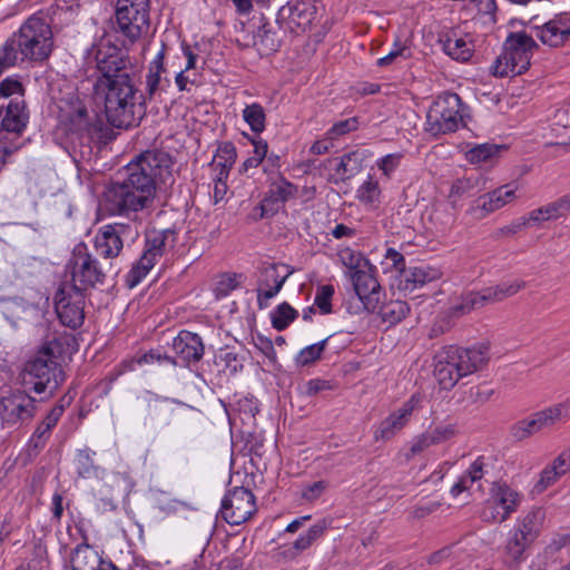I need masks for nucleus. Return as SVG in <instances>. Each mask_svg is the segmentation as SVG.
Here are the masks:
<instances>
[{
    "label": "nucleus",
    "instance_id": "51",
    "mask_svg": "<svg viewBox=\"0 0 570 570\" xmlns=\"http://www.w3.org/2000/svg\"><path fill=\"white\" fill-rule=\"evenodd\" d=\"M292 274V271H288L285 275H283L282 281L277 282V285L273 287H264L259 285L257 289V302L259 308H265L267 306V302L273 298L283 287L287 277Z\"/></svg>",
    "mask_w": 570,
    "mask_h": 570
},
{
    "label": "nucleus",
    "instance_id": "13",
    "mask_svg": "<svg viewBox=\"0 0 570 570\" xmlns=\"http://www.w3.org/2000/svg\"><path fill=\"white\" fill-rule=\"evenodd\" d=\"M525 287V282L514 279L509 283H501L497 286L487 287L481 292H468L462 295L461 303L453 306L455 314H466L473 309L483 307L489 303L503 301L511 297Z\"/></svg>",
    "mask_w": 570,
    "mask_h": 570
},
{
    "label": "nucleus",
    "instance_id": "48",
    "mask_svg": "<svg viewBox=\"0 0 570 570\" xmlns=\"http://www.w3.org/2000/svg\"><path fill=\"white\" fill-rule=\"evenodd\" d=\"M96 453L90 449H81L77 451L76 462H77V473L81 478H87L95 469L94 465V455Z\"/></svg>",
    "mask_w": 570,
    "mask_h": 570
},
{
    "label": "nucleus",
    "instance_id": "17",
    "mask_svg": "<svg viewBox=\"0 0 570 570\" xmlns=\"http://www.w3.org/2000/svg\"><path fill=\"white\" fill-rule=\"evenodd\" d=\"M422 397L420 394H413L400 409L393 411L379 424L374 431V439L376 441H389L393 439L410 422L413 411L420 405Z\"/></svg>",
    "mask_w": 570,
    "mask_h": 570
},
{
    "label": "nucleus",
    "instance_id": "32",
    "mask_svg": "<svg viewBox=\"0 0 570 570\" xmlns=\"http://www.w3.org/2000/svg\"><path fill=\"white\" fill-rule=\"evenodd\" d=\"M442 273L440 269L431 266H415L406 269L402 277L404 283V289L413 291L417 287H422L428 283L440 279Z\"/></svg>",
    "mask_w": 570,
    "mask_h": 570
},
{
    "label": "nucleus",
    "instance_id": "31",
    "mask_svg": "<svg viewBox=\"0 0 570 570\" xmlns=\"http://www.w3.org/2000/svg\"><path fill=\"white\" fill-rule=\"evenodd\" d=\"M533 413L543 433L553 430L559 423L568 420L569 403H556Z\"/></svg>",
    "mask_w": 570,
    "mask_h": 570
},
{
    "label": "nucleus",
    "instance_id": "38",
    "mask_svg": "<svg viewBox=\"0 0 570 570\" xmlns=\"http://www.w3.org/2000/svg\"><path fill=\"white\" fill-rule=\"evenodd\" d=\"M410 307L406 302L403 301H391L383 304L379 314L384 323L394 325L400 323L409 314Z\"/></svg>",
    "mask_w": 570,
    "mask_h": 570
},
{
    "label": "nucleus",
    "instance_id": "59",
    "mask_svg": "<svg viewBox=\"0 0 570 570\" xmlns=\"http://www.w3.org/2000/svg\"><path fill=\"white\" fill-rule=\"evenodd\" d=\"M263 278L261 281V286L264 287H273L277 285V282L282 281V277L278 273V266L276 264H271L263 269Z\"/></svg>",
    "mask_w": 570,
    "mask_h": 570
},
{
    "label": "nucleus",
    "instance_id": "64",
    "mask_svg": "<svg viewBox=\"0 0 570 570\" xmlns=\"http://www.w3.org/2000/svg\"><path fill=\"white\" fill-rule=\"evenodd\" d=\"M551 466L563 475L570 469V450L562 451L552 462Z\"/></svg>",
    "mask_w": 570,
    "mask_h": 570
},
{
    "label": "nucleus",
    "instance_id": "33",
    "mask_svg": "<svg viewBox=\"0 0 570 570\" xmlns=\"http://www.w3.org/2000/svg\"><path fill=\"white\" fill-rule=\"evenodd\" d=\"M534 541H532L525 534L514 529L504 546V556L507 558L505 563L519 564L523 560L525 550Z\"/></svg>",
    "mask_w": 570,
    "mask_h": 570
},
{
    "label": "nucleus",
    "instance_id": "15",
    "mask_svg": "<svg viewBox=\"0 0 570 570\" xmlns=\"http://www.w3.org/2000/svg\"><path fill=\"white\" fill-rule=\"evenodd\" d=\"M36 413L37 401L24 391L16 390L0 400V417L10 426L29 424Z\"/></svg>",
    "mask_w": 570,
    "mask_h": 570
},
{
    "label": "nucleus",
    "instance_id": "41",
    "mask_svg": "<svg viewBox=\"0 0 570 570\" xmlns=\"http://www.w3.org/2000/svg\"><path fill=\"white\" fill-rule=\"evenodd\" d=\"M326 530V522L320 521L312 525L305 534H302L298 537L294 543L293 547L297 551V553H302L303 551L307 550L315 541H317L322 535L324 534Z\"/></svg>",
    "mask_w": 570,
    "mask_h": 570
},
{
    "label": "nucleus",
    "instance_id": "16",
    "mask_svg": "<svg viewBox=\"0 0 570 570\" xmlns=\"http://www.w3.org/2000/svg\"><path fill=\"white\" fill-rule=\"evenodd\" d=\"M55 307L65 326L77 328L85 320V294L76 287L62 284L56 293Z\"/></svg>",
    "mask_w": 570,
    "mask_h": 570
},
{
    "label": "nucleus",
    "instance_id": "29",
    "mask_svg": "<svg viewBox=\"0 0 570 570\" xmlns=\"http://www.w3.org/2000/svg\"><path fill=\"white\" fill-rule=\"evenodd\" d=\"M237 158L236 147L230 141L219 144L212 165L218 169L217 179L223 186V191L226 189V179L228 178L229 170L234 166Z\"/></svg>",
    "mask_w": 570,
    "mask_h": 570
},
{
    "label": "nucleus",
    "instance_id": "43",
    "mask_svg": "<svg viewBox=\"0 0 570 570\" xmlns=\"http://www.w3.org/2000/svg\"><path fill=\"white\" fill-rule=\"evenodd\" d=\"M327 341L328 338H325L316 344L304 347L295 357L296 365L304 367L318 361L326 348Z\"/></svg>",
    "mask_w": 570,
    "mask_h": 570
},
{
    "label": "nucleus",
    "instance_id": "47",
    "mask_svg": "<svg viewBox=\"0 0 570 570\" xmlns=\"http://www.w3.org/2000/svg\"><path fill=\"white\" fill-rule=\"evenodd\" d=\"M379 196V183L373 179L372 176H368L367 180H365L357 189V199L365 205H370L377 200Z\"/></svg>",
    "mask_w": 570,
    "mask_h": 570
},
{
    "label": "nucleus",
    "instance_id": "37",
    "mask_svg": "<svg viewBox=\"0 0 570 570\" xmlns=\"http://www.w3.org/2000/svg\"><path fill=\"white\" fill-rule=\"evenodd\" d=\"M510 436L518 442L530 439L535 434L542 433L540 424L534 416V413L517 421L509 429Z\"/></svg>",
    "mask_w": 570,
    "mask_h": 570
},
{
    "label": "nucleus",
    "instance_id": "6",
    "mask_svg": "<svg viewBox=\"0 0 570 570\" xmlns=\"http://www.w3.org/2000/svg\"><path fill=\"white\" fill-rule=\"evenodd\" d=\"M22 59L46 60L52 50L50 26L38 16H31L14 33Z\"/></svg>",
    "mask_w": 570,
    "mask_h": 570
},
{
    "label": "nucleus",
    "instance_id": "50",
    "mask_svg": "<svg viewBox=\"0 0 570 570\" xmlns=\"http://www.w3.org/2000/svg\"><path fill=\"white\" fill-rule=\"evenodd\" d=\"M358 127V119L352 117L348 119L340 120L335 122L326 132L327 139L335 140L341 136H344L351 131L356 130Z\"/></svg>",
    "mask_w": 570,
    "mask_h": 570
},
{
    "label": "nucleus",
    "instance_id": "25",
    "mask_svg": "<svg viewBox=\"0 0 570 570\" xmlns=\"http://www.w3.org/2000/svg\"><path fill=\"white\" fill-rule=\"evenodd\" d=\"M72 570H125L111 561L104 560L89 544L81 543L76 547L71 557Z\"/></svg>",
    "mask_w": 570,
    "mask_h": 570
},
{
    "label": "nucleus",
    "instance_id": "1",
    "mask_svg": "<svg viewBox=\"0 0 570 570\" xmlns=\"http://www.w3.org/2000/svg\"><path fill=\"white\" fill-rule=\"evenodd\" d=\"M91 55L100 73L92 87V99L104 105L111 126H138L146 114L145 97L136 86L130 58L120 48L104 41L92 49Z\"/></svg>",
    "mask_w": 570,
    "mask_h": 570
},
{
    "label": "nucleus",
    "instance_id": "9",
    "mask_svg": "<svg viewBox=\"0 0 570 570\" xmlns=\"http://www.w3.org/2000/svg\"><path fill=\"white\" fill-rule=\"evenodd\" d=\"M116 22L118 31L132 43L148 29L149 0H118Z\"/></svg>",
    "mask_w": 570,
    "mask_h": 570
},
{
    "label": "nucleus",
    "instance_id": "4",
    "mask_svg": "<svg viewBox=\"0 0 570 570\" xmlns=\"http://www.w3.org/2000/svg\"><path fill=\"white\" fill-rule=\"evenodd\" d=\"M539 47L525 32H512L508 36L503 52L497 58L492 72L494 76L508 77L525 72L530 67L533 51Z\"/></svg>",
    "mask_w": 570,
    "mask_h": 570
},
{
    "label": "nucleus",
    "instance_id": "35",
    "mask_svg": "<svg viewBox=\"0 0 570 570\" xmlns=\"http://www.w3.org/2000/svg\"><path fill=\"white\" fill-rule=\"evenodd\" d=\"M328 164L334 169L333 180L335 183L346 181L360 170L355 153L345 154L341 158L328 159Z\"/></svg>",
    "mask_w": 570,
    "mask_h": 570
},
{
    "label": "nucleus",
    "instance_id": "44",
    "mask_svg": "<svg viewBox=\"0 0 570 570\" xmlns=\"http://www.w3.org/2000/svg\"><path fill=\"white\" fill-rule=\"evenodd\" d=\"M51 432L42 422L38 423L30 436L27 451L29 455H37L42 451L51 436Z\"/></svg>",
    "mask_w": 570,
    "mask_h": 570
},
{
    "label": "nucleus",
    "instance_id": "24",
    "mask_svg": "<svg viewBox=\"0 0 570 570\" xmlns=\"http://www.w3.org/2000/svg\"><path fill=\"white\" fill-rule=\"evenodd\" d=\"M176 357L183 363H197L204 355V344L199 335L189 331H180L173 341Z\"/></svg>",
    "mask_w": 570,
    "mask_h": 570
},
{
    "label": "nucleus",
    "instance_id": "20",
    "mask_svg": "<svg viewBox=\"0 0 570 570\" xmlns=\"http://www.w3.org/2000/svg\"><path fill=\"white\" fill-rule=\"evenodd\" d=\"M515 196V190L510 188L509 185L499 187L487 195L478 198L476 204L472 205L466 214L471 215L475 219H482L488 214L493 213L508 203H510Z\"/></svg>",
    "mask_w": 570,
    "mask_h": 570
},
{
    "label": "nucleus",
    "instance_id": "18",
    "mask_svg": "<svg viewBox=\"0 0 570 570\" xmlns=\"http://www.w3.org/2000/svg\"><path fill=\"white\" fill-rule=\"evenodd\" d=\"M312 18V8L303 1H296L279 8L276 22L285 30L301 32L311 24Z\"/></svg>",
    "mask_w": 570,
    "mask_h": 570
},
{
    "label": "nucleus",
    "instance_id": "57",
    "mask_svg": "<svg viewBox=\"0 0 570 570\" xmlns=\"http://www.w3.org/2000/svg\"><path fill=\"white\" fill-rule=\"evenodd\" d=\"M560 478L559 473L551 466H547L540 473V479L534 485L537 492H543L548 487L552 485Z\"/></svg>",
    "mask_w": 570,
    "mask_h": 570
},
{
    "label": "nucleus",
    "instance_id": "19",
    "mask_svg": "<svg viewBox=\"0 0 570 570\" xmlns=\"http://www.w3.org/2000/svg\"><path fill=\"white\" fill-rule=\"evenodd\" d=\"M167 69L165 67V48H163L155 58L149 62L148 72L146 75L145 86V101L154 100L161 97L164 92L170 87V80L166 76Z\"/></svg>",
    "mask_w": 570,
    "mask_h": 570
},
{
    "label": "nucleus",
    "instance_id": "14",
    "mask_svg": "<svg viewBox=\"0 0 570 570\" xmlns=\"http://www.w3.org/2000/svg\"><path fill=\"white\" fill-rule=\"evenodd\" d=\"M256 512V498L247 488L235 487L228 490L222 500V517L232 525L247 522Z\"/></svg>",
    "mask_w": 570,
    "mask_h": 570
},
{
    "label": "nucleus",
    "instance_id": "40",
    "mask_svg": "<svg viewBox=\"0 0 570 570\" xmlns=\"http://www.w3.org/2000/svg\"><path fill=\"white\" fill-rule=\"evenodd\" d=\"M243 118L255 134H261L266 127V114L262 105L253 102L243 110Z\"/></svg>",
    "mask_w": 570,
    "mask_h": 570
},
{
    "label": "nucleus",
    "instance_id": "60",
    "mask_svg": "<svg viewBox=\"0 0 570 570\" xmlns=\"http://www.w3.org/2000/svg\"><path fill=\"white\" fill-rule=\"evenodd\" d=\"M476 184L478 179H473V177H464L462 179H458L451 187L450 196L453 197L468 194Z\"/></svg>",
    "mask_w": 570,
    "mask_h": 570
},
{
    "label": "nucleus",
    "instance_id": "27",
    "mask_svg": "<svg viewBox=\"0 0 570 570\" xmlns=\"http://www.w3.org/2000/svg\"><path fill=\"white\" fill-rule=\"evenodd\" d=\"M78 350V343L75 335L70 332L57 333L50 337L43 345L40 353L52 360L71 356Z\"/></svg>",
    "mask_w": 570,
    "mask_h": 570
},
{
    "label": "nucleus",
    "instance_id": "3",
    "mask_svg": "<svg viewBox=\"0 0 570 570\" xmlns=\"http://www.w3.org/2000/svg\"><path fill=\"white\" fill-rule=\"evenodd\" d=\"M487 348H463L455 345L443 346L434 356V376L442 390H451L456 383L488 361Z\"/></svg>",
    "mask_w": 570,
    "mask_h": 570
},
{
    "label": "nucleus",
    "instance_id": "36",
    "mask_svg": "<svg viewBox=\"0 0 570 570\" xmlns=\"http://www.w3.org/2000/svg\"><path fill=\"white\" fill-rule=\"evenodd\" d=\"M253 45L263 55L277 51L279 47V39L276 32L272 30L269 23L264 22L261 24L253 36Z\"/></svg>",
    "mask_w": 570,
    "mask_h": 570
},
{
    "label": "nucleus",
    "instance_id": "12",
    "mask_svg": "<svg viewBox=\"0 0 570 570\" xmlns=\"http://www.w3.org/2000/svg\"><path fill=\"white\" fill-rule=\"evenodd\" d=\"M521 500V494L508 484L493 483L491 497L481 511V519L489 523H502L518 510Z\"/></svg>",
    "mask_w": 570,
    "mask_h": 570
},
{
    "label": "nucleus",
    "instance_id": "58",
    "mask_svg": "<svg viewBox=\"0 0 570 570\" xmlns=\"http://www.w3.org/2000/svg\"><path fill=\"white\" fill-rule=\"evenodd\" d=\"M333 387L334 385L331 381L313 379L305 384V394L307 396H314L321 392L333 390Z\"/></svg>",
    "mask_w": 570,
    "mask_h": 570
},
{
    "label": "nucleus",
    "instance_id": "2",
    "mask_svg": "<svg viewBox=\"0 0 570 570\" xmlns=\"http://www.w3.org/2000/svg\"><path fill=\"white\" fill-rule=\"evenodd\" d=\"M174 159L165 150L151 149L136 156L121 180L110 183L102 195V206L110 215L150 213L157 186L171 177Z\"/></svg>",
    "mask_w": 570,
    "mask_h": 570
},
{
    "label": "nucleus",
    "instance_id": "26",
    "mask_svg": "<svg viewBox=\"0 0 570 570\" xmlns=\"http://www.w3.org/2000/svg\"><path fill=\"white\" fill-rule=\"evenodd\" d=\"M29 114L22 97L13 98L6 107V115L1 120V129L7 132L21 135L28 124Z\"/></svg>",
    "mask_w": 570,
    "mask_h": 570
},
{
    "label": "nucleus",
    "instance_id": "39",
    "mask_svg": "<svg viewBox=\"0 0 570 570\" xmlns=\"http://www.w3.org/2000/svg\"><path fill=\"white\" fill-rule=\"evenodd\" d=\"M503 149V146L495 144H480L469 149L465 154L471 164L492 161Z\"/></svg>",
    "mask_w": 570,
    "mask_h": 570
},
{
    "label": "nucleus",
    "instance_id": "23",
    "mask_svg": "<svg viewBox=\"0 0 570 570\" xmlns=\"http://www.w3.org/2000/svg\"><path fill=\"white\" fill-rule=\"evenodd\" d=\"M438 42L445 55L456 61H468L473 52L474 46L472 40L466 36H461L456 30L450 29L439 35Z\"/></svg>",
    "mask_w": 570,
    "mask_h": 570
},
{
    "label": "nucleus",
    "instance_id": "63",
    "mask_svg": "<svg viewBox=\"0 0 570 570\" xmlns=\"http://www.w3.org/2000/svg\"><path fill=\"white\" fill-rule=\"evenodd\" d=\"M63 412V404H57L51 409V411L46 415V417L41 422L43 423L45 426L52 431L53 428L59 422L60 417L62 416Z\"/></svg>",
    "mask_w": 570,
    "mask_h": 570
},
{
    "label": "nucleus",
    "instance_id": "22",
    "mask_svg": "<svg viewBox=\"0 0 570 570\" xmlns=\"http://www.w3.org/2000/svg\"><path fill=\"white\" fill-rule=\"evenodd\" d=\"M454 435L455 429L450 424L430 429L412 440L410 449L404 453V458L406 461H411L414 456L423 453L430 446L446 442Z\"/></svg>",
    "mask_w": 570,
    "mask_h": 570
},
{
    "label": "nucleus",
    "instance_id": "5",
    "mask_svg": "<svg viewBox=\"0 0 570 570\" xmlns=\"http://www.w3.org/2000/svg\"><path fill=\"white\" fill-rule=\"evenodd\" d=\"M68 267L71 273V284L68 285L85 293L106 283L108 273L112 271V263H100L88 252L85 244H79L72 250Z\"/></svg>",
    "mask_w": 570,
    "mask_h": 570
},
{
    "label": "nucleus",
    "instance_id": "61",
    "mask_svg": "<svg viewBox=\"0 0 570 570\" xmlns=\"http://www.w3.org/2000/svg\"><path fill=\"white\" fill-rule=\"evenodd\" d=\"M255 346L271 361L276 360V352L274 348L273 341L268 337H265L263 335H257L254 340Z\"/></svg>",
    "mask_w": 570,
    "mask_h": 570
},
{
    "label": "nucleus",
    "instance_id": "21",
    "mask_svg": "<svg viewBox=\"0 0 570 570\" xmlns=\"http://www.w3.org/2000/svg\"><path fill=\"white\" fill-rule=\"evenodd\" d=\"M351 278L353 281L354 291L363 303L364 308L370 313L376 312L380 303L381 288L377 279L365 271L353 272Z\"/></svg>",
    "mask_w": 570,
    "mask_h": 570
},
{
    "label": "nucleus",
    "instance_id": "10",
    "mask_svg": "<svg viewBox=\"0 0 570 570\" xmlns=\"http://www.w3.org/2000/svg\"><path fill=\"white\" fill-rule=\"evenodd\" d=\"M24 371L29 376L28 383L32 384V390L38 394L48 392L51 396L65 381L63 371L57 361L40 352L26 364Z\"/></svg>",
    "mask_w": 570,
    "mask_h": 570
},
{
    "label": "nucleus",
    "instance_id": "45",
    "mask_svg": "<svg viewBox=\"0 0 570 570\" xmlns=\"http://www.w3.org/2000/svg\"><path fill=\"white\" fill-rule=\"evenodd\" d=\"M68 119L76 131H87L90 134L91 124L86 106L78 101L75 110L68 115Z\"/></svg>",
    "mask_w": 570,
    "mask_h": 570
},
{
    "label": "nucleus",
    "instance_id": "49",
    "mask_svg": "<svg viewBox=\"0 0 570 570\" xmlns=\"http://www.w3.org/2000/svg\"><path fill=\"white\" fill-rule=\"evenodd\" d=\"M334 295V287L332 285H322L317 288L314 305L321 311L322 314H330L332 312V297Z\"/></svg>",
    "mask_w": 570,
    "mask_h": 570
},
{
    "label": "nucleus",
    "instance_id": "8",
    "mask_svg": "<svg viewBox=\"0 0 570 570\" xmlns=\"http://www.w3.org/2000/svg\"><path fill=\"white\" fill-rule=\"evenodd\" d=\"M139 236L136 222L112 223L102 226L95 237V248L104 259L116 258L124 246L134 243Z\"/></svg>",
    "mask_w": 570,
    "mask_h": 570
},
{
    "label": "nucleus",
    "instance_id": "7",
    "mask_svg": "<svg viewBox=\"0 0 570 570\" xmlns=\"http://www.w3.org/2000/svg\"><path fill=\"white\" fill-rule=\"evenodd\" d=\"M461 107L462 100L458 94L443 92L429 108L425 130L433 136L454 132L463 119Z\"/></svg>",
    "mask_w": 570,
    "mask_h": 570
},
{
    "label": "nucleus",
    "instance_id": "54",
    "mask_svg": "<svg viewBox=\"0 0 570 570\" xmlns=\"http://www.w3.org/2000/svg\"><path fill=\"white\" fill-rule=\"evenodd\" d=\"M483 476V463L480 460L474 461L470 469L459 479L464 482V488L468 490L474 482L481 480Z\"/></svg>",
    "mask_w": 570,
    "mask_h": 570
},
{
    "label": "nucleus",
    "instance_id": "53",
    "mask_svg": "<svg viewBox=\"0 0 570 570\" xmlns=\"http://www.w3.org/2000/svg\"><path fill=\"white\" fill-rule=\"evenodd\" d=\"M136 364L137 363V358H129V360H124L121 363H119L118 365H116L109 373L108 375L106 376V381L108 383V390L106 391V393H108V391L111 389V384L118 379L120 377L121 375H124L125 373L127 372H131L135 370L136 367Z\"/></svg>",
    "mask_w": 570,
    "mask_h": 570
},
{
    "label": "nucleus",
    "instance_id": "62",
    "mask_svg": "<svg viewBox=\"0 0 570 570\" xmlns=\"http://www.w3.org/2000/svg\"><path fill=\"white\" fill-rule=\"evenodd\" d=\"M22 91V83L16 79L6 78L0 83V97L8 98L14 94H21Z\"/></svg>",
    "mask_w": 570,
    "mask_h": 570
},
{
    "label": "nucleus",
    "instance_id": "52",
    "mask_svg": "<svg viewBox=\"0 0 570 570\" xmlns=\"http://www.w3.org/2000/svg\"><path fill=\"white\" fill-rule=\"evenodd\" d=\"M403 154H389L377 160L376 165L386 178H390L395 169L400 166Z\"/></svg>",
    "mask_w": 570,
    "mask_h": 570
},
{
    "label": "nucleus",
    "instance_id": "46",
    "mask_svg": "<svg viewBox=\"0 0 570 570\" xmlns=\"http://www.w3.org/2000/svg\"><path fill=\"white\" fill-rule=\"evenodd\" d=\"M20 53L17 36L12 35L3 46L0 47V65L10 68L16 65Z\"/></svg>",
    "mask_w": 570,
    "mask_h": 570
},
{
    "label": "nucleus",
    "instance_id": "28",
    "mask_svg": "<svg viewBox=\"0 0 570 570\" xmlns=\"http://www.w3.org/2000/svg\"><path fill=\"white\" fill-rule=\"evenodd\" d=\"M535 36L543 45L557 48L570 40V27L562 20L553 19L535 27Z\"/></svg>",
    "mask_w": 570,
    "mask_h": 570
},
{
    "label": "nucleus",
    "instance_id": "42",
    "mask_svg": "<svg viewBox=\"0 0 570 570\" xmlns=\"http://www.w3.org/2000/svg\"><path fill=\"white\" fill-rule=\"evenodd\" d=\"M298 313L288 303L279 304L272 313V325L277 331H284L297 317Z\"/></svg>",
    "mask_w": 570,
    "mask_h": 570
},
{
    "label": "nucleus",
    "instance_id": "11",
    "mask_svg": "<svg viewBox=\"0 0 570 570\" xmlns=\"http://www.w3.org/2000/svg\"><path fill=\"white\" fill-rule=\"evenodd\" d=\"M175 239V232L171 229L154 232L148 235L144 254L129 272L127 282L130 287L136 286L148 274L157 259L164 255L166 248L174 246Z\"/></svg>",
    "mask_w": 570,
    "mask_h": 570
},
{
    "label": "nucleus",
    "instance_id": "30",
    "mask_svg": "<svg viewBox=\"0 0 570 570\" xmlns=\"http://www.w3.org/2000/svg\"><path fill=\"white\" fill-rule=\"evenodd\" d=\"M297 186L285 179L283 176H277L269 185V189L262 200V210L266 206L285 203L297 195Z\"/></svg>",
    "mask_w": 570,
    "mask_h": 570
},
{
    "label": "nucleus",
    "instance_id": "55",
    "mask_svg": "<svg viewBox=\"0 0 570 570\" xmlns=\"http://www.w3.org/2000/svg\"><path fill=\"white\" fill-rule=\"evenodd\" d=\"M340 259L344 266L352 271H361V263L364 261L362 255L357 252L352 250L351 248H345L338 254Z\"/></svg>",
    "mask_w": 570,
    "mask_h": 570
},
{
    "label": "nucleus",
    "instance_id": "34",
    "mask_svg": "<svg viewBox=\"0 0 570 570\" xmlns=\"http://www.w3.org/2000/svg\"><path fill=\"white\" fill-rule=\"evenodd\" d=\"M546 511L543 508H532L522 519L518 521L515 530L522 532L532 541H534L543 527Z\"/></svg>",
    "mask_w": 570,
    "mask_h": 570
},
{
    "label": "nucleus",
    "instance_id": "56",
    "mask_svg": "<svg viewBox=\"0 0 570 570\" xmlns=\"http://www.w3.org/2000/svg\"><path fill=\"white\" fill-rule=\"evenodd\" d=\"M328 483L325 480L316 481L312 484H308L302 490V498L306 501L313 502L317 500L324 491L327 489Z\"/></svg>",
    "mask_w": 570,
    "mask_h": 570
}]
</instances>
